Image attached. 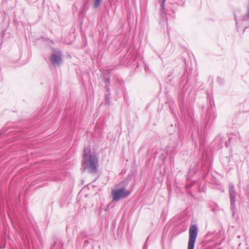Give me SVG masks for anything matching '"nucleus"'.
Instances as JSON below:
<instances>
[{
	"instance_id": "obj_11",
	"label": "nucleus",
	"mask_w": 249,
	"mask_h": 249,
	"mask_svg": "<svg viewBox=\"0 0 249 249\" xmlns=\"http://www.w3.org/2000/svg\"><path fill=\"white\" fill-rule=\"evenodd\" d=\"M105 88L106 89L107 91L109 93V88L108 86H106Z\"/></svg>"
},
{
	"instance_id": "obj_14",
	"label": "nucleus",
	"mask_w": 249,
	"mask_h": 249,
	"mask_svg": "<svg viewBox=\"0 0 249 249\" xmlns=\"http://www.w3.org/2000/svg\"><path fill=\"white\" fill-rule=\"evenodd\" d=\"M4 36V33H1V35H0V36L2 38Z\"/></svg>"
},
{
	"instance_id": "obj_12",
	"label": "nucleus",
	"mask_w": 249,
	"mask_h": 249,
	"mask_svg": "<svg viewBox=\"0 0 249 249\" xmlns=\"http://www.w3.org/2000/svg\"><path fill=\"white\" fill-rule=\"evenodd\" d=\"M218 81L219 82H222L223 81V79L222 78H218Z\"/></svg>"
},
{
	"instance_id": "obj_1",
	"label": "nucleus",
	"mask_w": 249,
	"mask_h": 249,
	"mask_svg": "<svg viewBox=\"0 0 249 249\" xmlns=\"http://www.w3.org/2000/svg\"><path fill=\"white\" fill-rule=\"evenodd\" d=\"M82 164L85 170H88L91 174L97 172L98 160L95 152H92L90 147H87L83 150Z\"/></svg>"
},
{
	"instance_id": "obj_15",
	"label": "nucleus",
	"mask_w": 249,
	"mask_h": 249,
	"mask_svg": "<svg viewBox=\"0 0 249 249\" xmlns=\"http://www.w3.org/2000/svg\"><path fill=\"white\" fill-rule=\"evenodd\" d=\"M2 39H1L0 40V47L1 46V44H2Z\"/></svg>"
},
{
	"instance_id": "obj_3",
	"label": "nucleus",
	"mask_w": 249,
	"mask_h": 249,
	"mask_svg": "<svg viewBox=\"0 0 249 249\" xmlns=\"http://www.w3.org/2000/svg\"><path fill=\"white\" fill-rule=\"evenodd\" d=\"M189 233L188 249H194L195 244L198 233V229L196 225H193L190 227Z\"/></svg>"
},
{
	"instance_id": "obj_17",
	"label": "nucleus",
	"mask_w": 249,
	"mask_h": 249,
	"mask_svg": "<svg viewBox=\"0 0 249 249\" xmlns=\"http://www.w3.org/2000/svg\"><path fill=\"white\" fill-rule=\"evenodd\" d=\"M79 238H80L79 237H78L77 238V240L79 239Z\"/></svg>"
},
{
	"instance_id": "obj_2",
	"label": "nucleus",
	"mask_w": 249,
	"mask_h": 249,
	"mask_svg": "<svg viewBox=\"0 0 249 249\" xmlns=\"http://www.w3.org/2000/svg\"><path fill=\"white\" fill-rule=\"evenodd\" d=\"M127 184L128 182L127 181H123L117 185V186H121L122 187L112 190L111 194L113 201H118L121 199L126 198L130 195V191L125 189Z\"/></svg>"
},
{
	"instance_id": "obj_9",
	"label": "nucleus",
	"mask_w": 249,
	"mask_h": 249,
	"mask_svg": "<svg viewBox=\"0 0 249 249\" xmlns=\"http://www.w3.org/2000/svg\"><path fill=\"white\" fill-rule=\"evenodd\" d=\"M102 0H93V7L94 8H98L102 4Z\"/></svg>"
},
{
	"instance_id": "obj_6",
	"label": "nucleus",
	"mask_w": 249,
	"mask_h": 249,
	"mask_svg": "<svg viewBox=\"0 0 249 249\" xmlns=\"http://www.w3.org/2000/svg\"><path fill=\"white\" fill-rule=\"evenodd\" d=\"M235 196H230L231 201V208L232 212V214L234 215L235 213V202H236Z\"/></svg>"
},
{
	"instance_id": "obj_13",
	"label": "nucleus",
	"mask_w": 249,
	"mask_h": 249,
	"mask_svg": "<svg viewBox=\"0 0 249 249\" xmlns=\"http://www.w3.org/2000/svg\"><path fill=\"white\" fill-rule=\"evenodd\" d=\"M147 249V247L146 246V243H145V244L143 246V249Z\"/></svg>"
},
{
	"instance_id": "obj_7",
	"label": "nucleus",
	"mask_w": 249,
	"mask_h": 249,
	"mask_svg": "<svg viewBox=\"0 0 249 249\" xmlns=\"http://www.w3.org/2000/svg\"><path fill=\"white\" fill-rule=\"evenodd\" d=\"M160 2V14L161 16L164 15L166 14L165 11V3L166 0H159Z\"/></svg>"
},
{
	"instance_id": "obj_4",
	"label": "nucleus",
	"mask_w": 249,
	"mask_h": 249,
	"mask_svg": "<svg viewBox=\"0 0 249 249\" xmlns=\"http://www.w3.org/2000/svg\"><path fill=\"white\" fill-rule=\"evenodd\" d=\"M50 61L54 66H59L62 63V53L60 51L54 52L50 56Z\"/></svg>"
},
{
	"instance_id": "obj_16",
	"label": "nucleus",
	"mask_w": 249,
	"mask_h": 249,
	"mask_svg": "<svg viewBox=\"0 0 249 249\" xmlns=\"http://www.w3.org/2000/svg\"><path fill=\"white\" fill-rule=\"evenodd\" d=\"M236 24L238 23V21L236 20Z\"/></svg>"
},
{
	"instance_id": "obj_5",
	"label": "nucleus",
	"mask_w": 249,
	"mask_h": 249,
	"mask_svg": "<svg viewBox=\"0 0 249 249\" xmlns=\"http://www.w3.org/2000/svg\"><path fill=\"white\" fill-rule=\"evenodd\" d=\"M247 9V14L243 16L241 20L242 24L245 26V28L249 27V5L248 6Z\"/></svg>"
},
{
	"instance_id": "obj_8",
	"label": "nucleus",
	"mask_w": 249,
	"mask_h": 249,
	"mask_svg": "<svg viewBox=\"0 0 249 249\" xmlns=\"http://www.w3.org/2000/svg\"><path fill=\"white\" fill-rule=\"evenodd\" d=\"M229 190L230 196L236 195V190L234 185L232 184H230Z\"/></svg>"
},
{
	"instance_id": "obj_10",
	"label": "nucleus",
	"mask_w": 249,
	"mask_h": 249,
	"mask_svg": "<svg viewBox=\"0 0 249 249\" xmlns=\"http://www.w3.org/2000/svg\"><path fill=\"white\" fill-rule=\"evenodd\" d=\"M105 98L106 99V104H108L109 103V97H108L107 95H106L105 96Z\"/></svg>"
}]
</instances>
